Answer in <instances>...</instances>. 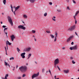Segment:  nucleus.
<instances>
[{
	"instance_id": "obj_1",
	"label": "nucleus",
	"mask_w": 79,
	"mask_h": 79,
	"mask_svg": "<svg viewBox=\"0 0 79 79\" xmlns=\"http://www.w3.org/2000/svg\"><path fill=\"white\" fill-rule=\"evenodd\" d=\"M20 71L23 73H25L27 70V68L26 66H22L19 68Z\"/></svg>"
},
{
	"instance_id": "obj_2",
	"label": "nucleus",
	"mask_w": 79,
	"mask_h": 79,
	"mask_svg": "<svg viewBox=\"0 0 79 79\" xmlns=\"http://www.w3.org/2000/svg\"><path fill=\"white\" fill-rule=\"evenodd\" d=\"M7 19L9 22L10 24L12 26H13V22L12 21V19L11 18L10 16H8Z\"/></svg>"
},
{
	"instance_id": "obj_3",
	"label": "nucleus",
	"mask_w": 79,
	"mask_h": 79,
	"mask_svg": "<svg viewBox=\"0 0 79 79\" xmlns=\"http://www.w3.org/2000/svg\"><path fill=\"white\" fill-rule=\"evenodd\" d=\"M76 28L75 25H73L70 27L69 28L68 30L70 31H74Z\"/></svg>"
},
{
	"instance_id": "obj_4",
	"label": "nucleus",
	"mask_w": 79,
	"mask_h": 79,
	"mask_svg": "<svg viewBox=\"0 0 79 79\" xmlns=\"http://www.w3.org/2000/svg\"><path fill=\"white\" fill-rule=\"evenodd\" d=\"M18 28L19 29H22L24 30L26 29V27H23V25H21L18 26Z\"/></svg>"
},
{
	"instance_id": "obj_5",
	"label": "nucleus",
	"mask_w": 79,
	"mask_h": 79,
	"mask_svg": "<svg viewBox=\"0 0 79 79\" xmlns=\"http://www.w3.org/2000/svg\"><path fill=\"white\" fill-rule=\"evenodd\" d=\"M39 73H38L37 74H34L32 75V78L33 79H34V78L36 77L39 76Z\"/></svg>"
},
{
	"instance_id": "obj_6",
	"label": "nucleus",
	"mask_w": 79,
	"mask_h": 79,
	"mask_svg": "<svg viewBox=\"0 0 79 79\" xmlns=\"http://www.w3.org/2000/svg\"><path fill=\"white\" fill-rule=\"evenodd\" d=\"M59 63V60L58 59H56L54 61V64L55 65L58 64Z\"/></svg>"
},
{
	"instance_id": "obj_7",
	"label": "nucleus",
	"mask_w": 79,
	"mask_h": 79,
	"mask_svg": "<svg viewBox=\"0 0 79 79\" xmlns=\"http://www.w3.org/2000/svg\"><path fill=\"white\" fill-rule=\"evenodd\" d=\"M6 47H7L8 45L10 46L11 45V43H10L8 41H6Z\"/></svg>"
},
{
	"instance_id": "obj_8",
	"label": "nucleus",
	"mask_w": 79,
	"mask_h": 79,
	"mask_svg": "<svg viewBox=\"0 0 79 79\" xmlns=\"http://www.w3.org/2000/svg\"><path fill=\"white\" fill-rule=\"evenodd\" d=\"M10 38L12 41H13L14 40V39L15 38V37L14 35H12L10 36Z\"/></svg>"
},
{
	"instance_id": "obj_9",
	"label": "nucleus",
	"mask_w": 79,
	"mask_h": 79,
	"mask_svg": "<svg viewBox=\"0 0 79 79\" xmlns=\"http://www.w3.org/2000/svg\"><path fill=\"white\" fill-rule=\"evenodd\" d=\"M26 53L24 52L22 53V54H21V56H22V58H25V56L24 55H25Z\"/></svg>"
},
{
	"instance_id": "obj_10",
	"label": "nucleus",
	"mask_w": 79,
	"mask_h": 79,
	"mask_svg": "<svg viewBox=\"0 0 79 79\" xmlns=\"http://www.w3.org/2000/svg\"><path fill=\"white\" fill-rule=\"evenodd\" d=\"M73 36H70L69 38H68L67 40V42H69V41H70V40H71V39L73 38Z\"/></svg>"
},
{
	"instance_id": "obj_11",
	"label": "nucleus",
	"mask_w": 79,
	"mask_h": 79,
	"mask_svg": "<svg viewBox=\"0 0 79 79\" xmlns=\"http://www.w3.org/2000/svg\"><path fill=\"white\" fill-rule=\"evenodd\" d=\"M30 49H31V48H27L25 50V51H30Z\"/></svg>"
},
{
	"instance_id": "obj_12",
	"label": "nucleus",
	"mask_w": 79,
	"mask_h": 79,
	"mask_svg": "<svg viewBox=\"0 0 79 79\" xmlns=\"http://www.w3.org/2000/svg\"><path fill=\"white\" fill-rule=\"evenodd\" d=\"M64 72L66 73H68L69 72V70H64Z\"/></svg>"
},
{
	"instance_id": "obj_13",
	"label": "nucleus",
	"mask_w": 79,
	"mask_h": 79,
	"mask_svg": "<svg viewBox=\"0 0 79 79\" xmlns=\"http://www.w3.org/2000/svg\"><path fill=\"white\" fill-rule=\"evenodd\" d=\"M73 49L76 50L77 49V46H75L74 47H73Z\"/></svg>"
},
{
	"instance_id": "obj_14",
	"label": "nucleus",
	"mask_w": 79,
	"mask_h": 79,
	"mask_svg": "<svg viewBox=\"0 0 79 79\" xmlns=\"http://www.w3.org/2000/svg\"><path fill=\"white\" fill-rule=\"evenodd\" d=\"M3 2L4 4L6 5V0H4L3 1Z\"/></svg>"
},
{
	"instance_id": "obj_15",
	"label": "nucleus",
	"mask_w": 79,
	"mask_h": 79,
	"mask_svg": "<svg viewBox=\"0 0 79 79\" xmlns=\"http://www.w3.org/2000/svg\"><path fill=\"white\" fill-rule=\"evenodd\" d=\"M19 7H20L19 6L17 7H16L15 9V11H16L17 10Z\"/></svg>"
},
{
	"instance_id": "obj_16",
	"label": "nucleus",
	"mask_w": 79,
	"mask_h": 79,
	"mask_svg": "<svg viewBox=\"0 0 79 79\" xmlns=\"http://www.w3.org/2000/svg\"><path fill=\"white\" fill-rule=\"evenodd\" d=\"M31 54H29L28 55V58H29L31 57Z\"/></svg>"
},
{
	"instance_id": "obj_17",
	"label": "nucleus",
	"mask_w": 79,
	"mask_h": 79,
	"mask_svg": "<svg viewBox=\"0 0 79 79\" xmlns=\"http://www.w3.org/2000/svg\"><path fill=\"white\" fill-rule=\"evenodd\" d=\"M23 17L25 18H27V17L26 15H24Z\"/></svg>"
},
{
	"instance_id": "obj_18",
	"label": "nucleus",
	"mask_w": 79,
	"mask_h": 79,
	"mask_svg": "<svg viewBox=\"0 0 79 79\" xmlns=\"http://www.w3.org/2000/svg\"><path fill=\"white\" fill-rule=\"evenodd\" d=\"M10 60H14V57H12L10 58Z\"/></svg>"
},
{
	"instance_id": "obj_19",
	"label": "nucleus",
	"mask_w": 79,
	"mask_h": 79,
	"mask_svg": "<svg viewBox=\"0 0 79 79\" xmlns=\"http://www.w3.org/2000/svg\"><path fill=\"white\" fill-rule=\"evenodd\" d=\"M50 36H51V37H52V38H54V36L53 35H50Z\"/></svg>"
},
{
	"instance_id": "obj_20",
	"label": "nucleus",
	"mask_w": 79,
	"mask_h": 79,
	"mask_svg": "<svg viewBox=\"0 0 79 79\" xmlns=\"http://www.w3.org/2000/svg\"><path fill=\"white\" fill-rule=\"evenodd\" d=\"M79 13V11H77L76 14V16H77V15H78V13Z\"/></svg>"
},
{
	"instance_id": "obj_21",
	"label": "nucleus",
	"mask_w": 79,
	"mask_h": 79,
	"mask_svg": "<svg viewBox=\"0 0 79 79\" xmlns=\"http://www.w3.org/2000/svg\"><path fill=\"white\" fill-rule=\"evenodd\" d=\"M32 32L34 33H35L36 32V31H35L32 30Z\"/></svg>"
},
{
	"instance_id": "obj_22",
	"label": "nucleus",
	"mask_w": 79,
	"mask_h": 79,
	"mask_svg": "<svg viewBox=\"0 0 79 79\" xmlns=\"http://www.w3.org/2000/svg\"><path fill=\"white\" fill-rule=\"evenodd\" d=\"M5 64L6 66L8 65L7 63L6 62H5Z\"/></svg>"
},
{
	"instance_id": "obj_23",
	"label": "nucleus",
	"mask_w": 79,
	"mask_h": 79,
	"mask_svg": "<svg viewBox=\"0 0 79 79\" xmlns=\"http://www.w3.org/2000/svg\"><path fill=\"white\" fill-rule=\"evenodd\" d=\"M6 27V26H5V25H3L2 26V27L3 28H5V27Z\"/></svg>"
},
{
	"instance_id": "obj_24",
	"label": "nucleus",
	"mask_w": 79,
	"mask_h": 79,
	"mask_svg": "<svg viewBox=\"0 0 79 79\" xmlns=\"http://www.w3.org/2000/svg\"><path fill=\"white\" fill-rule=\"evenodd\" d=\"M44 16L46 17L47 15V13H45L44 14Z\"/></svg>"
},
{
	"instance_id": "obj_25",
	"label": "nucleus",
	"mask_w": 79,
	"mask_h": 79,
	"mask_svg": "<svg viewBox=\"0 0 79 79\" xmlns=\"http://www.w3.org/2000/svg\"><path fill=\"white\" fill-rule=\"evenodd\" d=\"M55 35L56 36V37H57V35H58V34H57V33L56 32L55 33Z\"/></svg>"
},
{
	"instance_id": "obj_26",
	"label": "nucleus",
	"mask_w": 79,
	"mask_h": 79,
	"mask_svg": "<svg viewBox=\"0 0 79 79\" xmlns=\"http://www.w3.org/2000/svg\"><path fill=\"white\" fill-rule=\"evenodd\" d=\"M73 47H70V49L71 50H72L73 49Z\"/></svg>"
},
{
	"instance_id": "obj_27",
	"label": "nucleus",
	"mask_w": 79,
	"mask_h": 79,
	"mask_svg": "<svg viewBox=\"0 0 79 79\" xmlns=\"http://www.w3.org/2000/svg\"><path fill=\"white\" fill-rule=\"evenodd\" d=\"M17 50L19 52V51H20V50L19 48H17Z\"/></svg>"
},
{
	"instance_id": "obj_28",
	"label": "nucleus",
	"mask_w": 79,
	"mask_h": 79,
	"mask_svg": "<svg viewBox=\"0 0 79 79\" xmlns=\"http://www.w3.org/2000/svg\"><path fill=\"white\" fill-rule=\"evenodd\" d=\"M26 76L25 74H23L22 76L23 77H24Z\"/></svg>"
},
{
	"instance_id": "obj_29",
	"label": "nucleus",
	"mask_w": 79,
	"mask_h": 79,
	"mask_svg": "<svg viewBox=\"0 0 79 79\" xmlns=\"http://www.w3.org/2000/svg\"><path fill=\"white\" fill-rule=\"evenodd\" d=\"M5 49L6 50V52L7 51V48L6 47H5Z\"/></svg>"
},
{
	"instance_id": "obj_30",
	"label": "nucleus",
	"mask_w": 79,
	"mask_h": 79,
	"mask_svg": "<svg viewBox=\"0 0 79 79\" xmlns=\"http://www.w3.org/2000/svg\"><path fill=\"white\" fill-rule=\"evenodd\" d=\"M72 63L73 64H75V62L74 61H73V60L72 61Z\"/></svg>"
},
{
	"instance_id": "obj_31",
	"label": "nucleus",
	"mask_w": 79,
	"mask_h": 79,
	"mask_svg": "<svg viewBox=\"0 0 79 79\" xmlns=\"http://www.w3.org/2000/svg\"><path fill=\"white\" fill-rule=\"evenodd\" d=\"M8 29V28H5L4 29V31H5V30H6Z\"/></svg>"
},
{
	"instance_id": "obj_32",
	"label": "nucleus",
	"mask_w": 79,
	"mask_h": 79,
	"mask_svg": "<svg viewBox=\"0 0 79 79\" xmlns=\"http://www.w3.org/2000/svg\"><path fill=\"white\" fill-rule=\"evenodd\" d=\"M42 73H44V69H42Z\"/></svg>"
},
{
	"instance_id": "obj_33",
	"label": "nucleus",
	"mask_w": 79,
	"mask_h": 79,
	"mask_svg": "<svg viewBox=\"0 0 79 79\" xmlns=\"http://www.w3.org/2000/svg\"><path fill=\"white\" fill-rule=\"evenodd\" d=\"M57 11L58 12H60V13L61 12V11L60 10H57Z\"/></svg>"
},
{
	"instance_id": "obj_34",
	"label": "nucleus",
	"mask_w": 79,
	"mask_h": 79,
	"mask_svg": "<svg viewBox=\"0 0 79 79\" xmlns=\"http://www.w3.org/2000/svg\"><path fill=\"white\" fill-rule=\"evenodd\" d=\"M73 57H72V56H70V59L72 60H73Z\"/></svg>"
},
{
	"instance_id": "obj_35",
	"label": "nucleus",
	"mask_w": 79,
	"mask_h": 79,
	"mask_svg": "<svg viewBox=\"0 0 79 79\" xmlns=\"http://www.w3.org/2000/svg\"><path fill=\"white\" fill-rule=\"evenodd\" d=\"M46 32H47V33H50V31H46Z\"/></svg>"
},
{
	"instance_id": "obj_36",
	"label": "nucleus",
	"mask_w": 79,
	"mask_h": 79,
	"mask_svg": "<svg viewBox=\"0 0 79 79\" xmlns=\"http://www.w3.org/2000/svg\"><path fill=\"white\" fill-rule=\"evenodd\" d=\"M56 37H55L54 42H56Z\"/></svg>"
},
{
	"instance_id": "obj_37",
	"label": "nucleus",
	"mask_w": 79,
	"mask_h": 79,
	"mask_svg": "<svg viewBox=\"0 0 79 79\" xmlns=\"http://www.w3.org/2000/svg\"><path fill=\"white\" fill-rule=\"evenodd\" d=\"M5 34H6V36L8 38V36L7 35V33H6V32L5 33Z\"/></svg>"
},
{
	"instance_id": "obj_38",
	"label": "nucleus",
	"mask_w": 79,
	"mask_h": 79,
	"mask_svg": "<svg viewBox=\"0 0 79 79\" xmlns=\"http://www.w3.org/2000/svg\"><path fill=\"white\" fill-rule=\"evenodd\" d=\"M21 77H19L17 78V79H21Z\"/></svg>"
},
{
	"instance_id": "obj_39",
	"label": "nucleus",
	"mask_w": 79,
	"mask_h": 79,
	"mask_svg": "<svg viewBox=\"0 0 79 79\" xmlns=\"http://www.w3.org/2000/svg\"><path fill=\"white\" fill-rule=\"evenodd\" d=\"M9 76V75L8 74H6V75L5 77H8Z\"/></svg>"
},
{
	"instance_id": "obj_40",
	"label": "nucleus",
	"mask_w": 79,
	"mask_h": 79,
	"mask_svg": "<svg viewBox=\"0 0 79 79\" xmlns=\"http://www.w3.org/2000/svg\"><path fill=\"white\" fill-rule=\"evenodd\" d=\"M57 68H58V69L59 70H60V69L59 68V66H57Z\"/></svg>"
},
{
	"instance_id": "obj_41",
	"label": "nucleus",
	"mask_w": 79,
	"mask_h": 79,
	"mask_svg": "<svg viewBox=\"0 0 79 79\" xmlns=\"http://www.w3.org/2000/svg\"><path fill=\"white\" fill-rule=\"evenodd\" d=\"M52 20H54V21H56V19H53L52 18Z\"/></svg>"
},
{
	"instance_id": "obj_42",
	"label": "nucleus",
	"mask_w": 79,
	"mask_h": 79,
	"mask_svg": "<svg viewBox=\"0 0 79 79\" xmlns=\"http://www.w3.org/2000/svg\"><path fill=\"white\" fill-rule=\"evenodd\" d=\"M73 2L74 3H76V2L75 1H74V0H73Z\"/></svg>"
},
{
	"instance_id": "obj_43",
	"label": "nucleus",
	"mask_w": 79,
	"mask_h": 79,
	"mask_svg": "<svg viewBox=\"0 0 79 79\" xmlns=\"http://www.w3.org/2000/svg\"><path fill=\"white\" fill-rule=\"evenodd\" d=\"M73 44H74L73 42H72L71 43V44H72V45H73Z\"/></svg>"
},
{
	"instance_id": "obj_44",
	"label": "nucleus",
	"mask_w": 79,
	"mask_h": 79,
	"mask_svg": "<svg viewBox=\"0 0 79 79\" xmlns=\"http://www.w3.org/2000/svg\"><path fill=\"white\" fill-rule=\"evenodd\" d=\"M49 4L51 5H52V3L50 2H49Z\"/></svg>"
},
{
	"instance_id": "obj_45",
	"label": "nucleus",
	"mask_w": 79,
	"mask_h": 79,
	"mask_svg": "<svg viewBox=\"0 0 79 79\" xmlns=\"http://www.w3.org/2000/svg\"><path fill=\"white\" fill-rule=\"evenodd\" d=\"M75 34L76 35H77V36H78V35H77V32H75Z\"/></svg>"
},
{
	"instance_id": "obj_46",
	"label": "nucleus",
	"mask_w": 79,
	"mask_h": 79,
	"mask_svg": "<svg viewBox=\"0 0 79 79\" xmlns=\"http://www.w3.org/2000/svg\"><path fill=\"white\" fill-rule=\"evenodd\" d=\"M77 23V21L76 20H75V24H76Z\"/></svg>"
},
{
	"instance_id": "obj_47",
	"label": "nucleus",
	"mask_w": 79,
	"mask_h": 79,
	"mask_svg": "<svg viewBox=\"0 0 79 79\" xmlns=\"http://www.w3.org/2000/svg\"><path fill=\"white\" fill-rule=\"evenodd\" d=\"M49 72L51 74V72L50 71V70H49Z\"/></svg>"
},
{
	"instance_id": "obj_48",
	"label": "nucleus",
	"mask_w": 79,
	"mask_h": 79,
	"mask_svg": "<svg viewBox=\"0 0 79 79\" xmlns=\"http://www.w3.org/2000/svg\"><path fill=\"white\" fill-rule=\"evenodd\" d=\"M16 11H15L14 12V15H15V12Z\"/></svg>"
},
{
	"instance_id": "obj_49",
	"label": "nucleus",
	"mask_w": 79,
	"mask_h": 79,
	"mask_svg": "<svg viewBox=\"0 0 79 79\" xmlns=\"http://www.w3.org/2000/svg\"><path fill=\"white\" fill-rule=\"evenodd\" d=\"M11 9H13V6H12V5H11Z\"/></svg>"
},
{
	"instance_id": "obj_50",
	"label": "nucleus",
	"mask_w": 79,
	"mask_h": 79,
	"mask_svg": "<svg viewBox=\"0 0 79 79\" xmlns=\"http://www.w3.org/2000/svg\"><path fill=\"white\" fill-rule=\"evenodd\" d=\"M7 77H6V76H5V79H7Z\"/></svg>"
},
{
	"instance_id": "obj_51",
	"label": "nucleus",
	"mask_w": 79,
	"mask_h": 79,
	"mask_svg": "<svg viewBox=\"0 0 79 79\" xmlns=\"http://www.w3.org/2000/svg\"><path fill=\"white\" fill-rule=\"evenodd\" d=\"M67 9L68 10H69V7H67Z\"/></svg>"
},
{
	"instance_id": "obj_52",
	"label": "nucleus",
	"mask_w": 79,
	"mask_h": 79,
	"mask_svg": "<svg viewBox=\"0 0 79 79\" xmlns=\"http://www.w3.org/2000/svg\"><path fill=\"white\" fill-rule=\"evenodd\" d=\"M7 65L9 66V67H10V65L9 64H7Z\"/></svg>"
},
{
	"instance_id": "obj_53",
	"label": "nucleus",
	"mask_w": 79,
	"mask_h": 79,
	"mask_svg": "<svg viewBox=\"0 0 79 79\" xmlns=\"http://www.w3.org/2000/svg\"><path fill=\"white\" fill-rule=\"evenodd\" d=\"M1 24H2L3 23L1 21Z\"/></svg>"
},
{
	"instance_id": "obj_54",
	"label": "nucleus",
	"mask_w": 79,
	"mask_h": 79,
	"mask_svg": "<svg viewBox=\"0 0 79 79\" xmlns=\"http://www.w3.org/2000/svg\"><path fill=\"white\" fill-rule=\"evenodd\" d=\"M53 18H54V19H56V17L54 16V17H53Z\"/></svg>"
},
{
	"instance_id": "obj_55",
	"label": "nucleus",
	"mask_w": 79,
	"mask_h": 79,
	"mask_svg": "<svg viewBox=\"0 0 79 79\" xmlns=\"http://www.w3.org/2000/svg\"><path fill=\"white\" fill-rule=\"evenodd\" d=\"M11 10L12 12H13V9H11Z\"/></svg>"
},
{
	"instance_id": "obj_56",
	"label": "nucleus",
	"mask_w": 79,
	"mask_h": 79,
	"mask_svg": "<svg viewBox=\"0 0 79 79\" xmlns=\"http://www.w3.org/2000/svg\"><path fill=\"white\" fill-rule=\"evenodd\" d=\"M6 54L7 55H8V54H7V51H6Z\"/></svg>"
},
{
	"instance_id": "obj_57",
	"label": "nucleus",
	"mask_w": 79,
	"mask_h": 79,
	"mask_svg": "<svg viewBox=\"0 0 79 79\" xmlns=\"http://www.w3.org/2000/svg\"><path fill=\"white\" fill-rule=\"evenodd\" d=\"M35 41H37L36 40L35 38Z\"/></svg>"
},
{
	"instance_id": "obj_58",
	"label": "nucleus",
	"mask_w": 79,
	"mask_h": 79,
	"mask_svg": "<svg viewBox=\"0 0 79 79\" xmlns=\"http://www.w3.org/2000/svg\"><path fill=\"white\" fill-rule=\"evenodd\" d=\"M17 68H18V66L17 65V66H16V69H17Z\"/></svg>"
},
{
	"instance_id": "obj_59",
	"label": "nucleus",
	"mask_w": 79,
	"mask_h": 79,
	"mask_svg": "<svg viewBox=\"0 0 79 79\" xmlns=\"http://www.w3.org/2000/svg\"><path fill=\"white\" fill-rule=\"evenodd\" d=\"M56 65H55L54 64V66L56 67Z\"/></svg>"
},
{
	"instance_id": "obj_60",
	"label": "nucleus",
	"mask_w": 79,
	"mask_h": 79,
	"mask_svg": "<svg viewBox=\"0 0 79 79\" xmlns=\"http://www.w3.org/2000/svg\"><path fill=\"white\" fill-rule=\"evenodd\" d=\"M56 76H54V78H56Z\"/></svg>"
},
{
	"instance_id": "obj_61",
	"label": "nucleus",
	"mask_w": 79,
	"mask_h": 79,
	"mask_svg": "<svg viewBox=\"0 0 79 79\" xmlns=\"http://www.w3.org/2000/svg\"><path fill=\"white\" fill-rule=\"evenodd\" d=\"M35 63L36 64H37V63L36 62H35Z\"/></svg>"
},
{
	"instance_id": "obj_62",
	"label": "nucleus",
	"mask_w": 79,
	"mask_h": 79,
	"mask_svg": "<svg viewBox=\"0 0 79 79\" xmlns=\"http://www.w3.org/2000/svg\"><path fill=\"white\" fill-rule=\"evenodd\" d=\"M67 2H69V0H67Z\"/></svg>"
},
{
	"instance_id": "obj_63",
	"label": "nucleus",
	"mask_w": 79,
	"mask_h": 79,
	"mask_svg": "<svg viewBox=\"0 0 79 79\" xmlns=\"http://www.w3.org/2000/svg\"><path fill=\"white\" fill-rule=\"evenodd\" d=\"M56 79H59V78H57Z\"/></svg>"
},
{
	"instance_id": "obj_64",
	"label": "nucleus",
	"mask_w": 79,
	"mask_h": 79,
	"mask_svg": "<svg viewBox=\"0 0 79 79\" xmlns=\"http://www.w3.org/2000/svg\"><path fill=\"white\" fill-rule=\"evenodd\" d=\"M78 71H79V69H78Z\"/></svg>"
}]
</instances>
